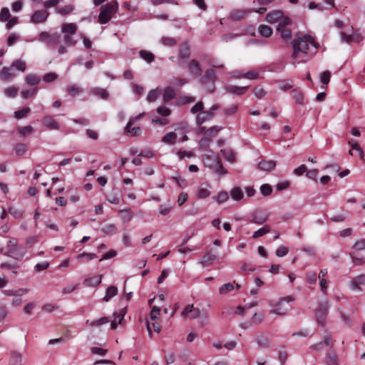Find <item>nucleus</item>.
Here are the masks:
<instances>
[{
  "instance_id": "6e6d98bb",
  "label": "nucleus",
  "mask_w": 365,
  "mask_h": 365,
  "mask_svg": "<svg viewBox=\"0 0 365 365\" xmlns=\"http://www.w3.org/2000/svg\"><path fill=\"white\" fill-rule=\"evenodd\" d=\"M341 38L342 41H344L346 43H350L351 41H357V42L359 41V36H356V38H355L354 36L348 35L346 33L342 32V31L341 32Z\"/></svg>"
},
{
  "instance_id": "37998d69",
  "label": "nucleus",
  "mask_w": 365,
  "mask_h": 365,
  "mask_svg": "<svg viewBox=\"0 0 365 365\" xmlns=\"http://www.w3.org/2000/svg\"><path fill=\"white\" fill-rule=\"evenodd\" d=\"M67 91L73 96H78L83 92V88L76 85H71L67 87Z\"/></svg>"
},
{
  "instance_id": "bb28decb",
  "label": "nucleus",
  "mask_w": 365,
  "mask_h": 365,
  "mask_svg": "<svg viewBox=\"0 0 365 365\" xmlns=\"http://www.w3.org/2000/svg\"><path fill=\"white\" fill-rule=\"evenodd\" d=\"M292 95L294 101L296 103L299 105H303L304 103V97L301 90L299 88H294L292 91Z\"/></svg>"
},
{
  "instance_id": "f8f14e48",
  "label": "nucleus",
  "mask_w": 365,
  "mask_h": 365,
  "mask_svg": "<svg viewBox=\"0 0 365 365\" xmlns=\"http://www.w3.org/2000/svg\"><path fill=\"white\" fill-rule=\"evenodd\" d=\"M284 14L282 11L276 10L269 12L266 15V20L269 23H276L282 21L283 19H285Z\"/></svg>"
},
{
  "instance_id": "9d476101",
  "label": "nucleus",
  "mask_w": 365,
  "mask_h": 365,
  "mask_svg": "<svg viewBox=\"0 0 365 365\" xmlns=\"http://www.w3.org/2000/svg\"><path fill=\"white\" fill-rule=\"evenodd\" d=\"M268 220V215L264 211L257 210L250 216L249 221L251 223L262 225Z\"/></svg>"
},
{
  "instance_id": "20e7f679",
  "label": "nucleus",
  "mask_w": 365,
  "mask_h": 365,
  "mask_svg": "<svg viewBox=\"0 0 365 365\" xmlns=\"http://www.w3.org/2000/svg\"><path fill=\"white\" fill-rule=\"evenodd\" d=\"M294 298L292 296H287L281 298L279 302L274 305L276 309L269 312L270 314H275L277 315H285L290 309V302H293Z\"/></svg>"
},
{
  "instance_id": "338daca9",
  "label": "nucleus",
  "mask_w": 365,
  "mask_h": 365,
  "mask_svg": "<svg viewBox=\"0 0 365 365\" xmlns=\"http://www.w3.org/2000/svg\"><path fill=\"white\" fill-rule=\"evenodd\" d=\"M8 212L11 215L16 219L21 218L23 215V212L15 207H10Z\"/></svg>"
},
{
  "instance_id": "39448f33",
  "label": "nucleus",
  "mask_w": 365,
  "mask_h": 365,
  "mask_svg": "<svg viewBox=\"0 0 365 365\" xmlns=\"http://www.w3.org/2000/svg\"><path fill=\"white\" fill-rule=\"evenodd\" d=\"M292 24L290 18L286 16L278 24L277 31L279 34L281 38L284 41H288L292 38V30L289 27Z\"/></svg>"
},
{
  "instance_id": "7ed1b4c3",
  "label": "nucleus",
  "mask_w": 365,
  "mask_h": 365,
  "mask_svg": "<svg viewBox=\"0 0 365 365\" xmlns=\"http://www.w3.org/2000/svg\"><path fill=\"white\" fill-rule=\"evenodd\" d=\"M117 9L118 4L116 1L110 2L103 6L98 15V22L102 24H107L112 16L115 14Z\"/></svg>"
},
{
  "instance_id": "a18cd8bd",
  "label": "nucleus",
  "mask_w": 365,
  "mask_h": 365,
  "mask_svg": "<svg viewBox=\"0 0 365 365\" xmlns=\"http://www.w3.org/2000/svg\"><path fill=\"white\" fill-rule=\"evenodd\" d=\"M229 198V195L225 191L220 192L216 197H214L215 200L219 204L226 202Z\"/></svg>"
},
{
  "instance_id": "4c0bfd02",
  "label": "nucleus",
  "mask_w": 365,
  "mask_h": 365,
  "mask_svg": "<svg viewBox=\"0 0 365 365\" xmlns=\"http://www.w3.org/2000/svg\"><path fill=\"white\" fill-rule=\"evenodd\" d=\"M74 9V6L72 4L66 5L62 7H58L56 9V11L61 15H68L71 14Z\"/></svg>"
},
{
  "instance_id": "9b49d317",
  "label": "nucleus",
  "mask_w": 365,
  "mask_h": 365,
  "mask_svg": "<svg viewBox=\"0 0 365 365\" xmlns=\"http://www.w3.org/2000/svg\"><path fill=\"white\" fill-rule=\"evenodd\" d=\"M188 71L194 78L200 76L202 69L199 62L195 59L191 60L188 63Z\"/></svg>"
},
{
  "instance_id": "8fccbe9b",
  "label": "nucleus",
  "mask_w": 365,
  "mask_h": 365,
  "mask_svg": "<svg viewBox=\"0 0 365 365\" xmlns=\"http://www.w3.org/2000/svg\"><path fill=\"white\" fill-rule=\"evenodd\" d=\"M11 17L9 9L7 7H4L0 11V21L5 22Z\"/></svg>"
},
{
  "instance_id": "3c124183",
  "label": "nucleus",
  "mask_w": 365,
  "mask_h": 365,
  "mask_svg": "<svg viewBox=\"0 0 365 365\" xmlns=\"http://www.w3.org/2000/svg\"><path fill=\"white\" fill-rule=\"evenodd\" d=\"M101 231L106 235H111L116 232V227L114 224H106L102 227Z\"/></svg>"
},
{
  "instance_id": "7c9ffc66",
  "label": "nucleus",
  "mask_w": 365,
  "mask_h": 365,
  "mask_svg": "<svg viewBox=\"0 0 365 365\" xmlns=\"http://www.w3.org/2000/svg\"><path fill=\"white\" fill-rule=\"evenodd\" d=\"M91 93L95 96H100L103 100H107L109 97L108 92L102 88H93Z\"/></svg>"
},
{
  "instance_id": "f3484780",
  "label": "nucleus",
  "mask_w": 365,
  "mask_h": 365,
  "mask_svg": "<svg viewBox=\"0 0 365 365\" xmlns=\"http://www.w3.org/2000/svg\"><path fill=\"white\" fill-rule=\"evenodd\" d=\"M276 166V162L272 160H262L258 163V168L263 171L270 172Z\"/></svg>"
},
{
  "instance_id": "2eb2a0df",
  "label": "nucleus",
  "mask_w": 365,
  "mask_h": 365,
  "mask_svg": "<svg viewBox=\"0 0 365 365\" xmlns=\"http://www.w3.org/2000/svg\"><path fill=\"white\" fill-rule=\"evenodd\" d=\"M361 286H365V274H361L354 277L351 281V287L352 289L361 291Z\"/></svg>"
},
{
  "instance_id": "4be33fe9",
  "label": "nucleus",
  "mask_w": 365,
  "mask_h": 365,
  "mask_svg": "<svg viewBox=\"0 0 365 365\" xmlns=\"http://www.w3.org/2000/svg\"><path fill=\"white\" fill-rule=\"evenodd\" d=\"M175 98V91L173 87L167 86L163 91V98L165 102H169Z\"/></svg>"
},
{
  "instance_id": "69168bd1",
  "label": "nucleus",
  "mask_w": 365,
  "mask_h": 365,
  "mask_svg": "<svg viewBox=\"0 0 365 365\" xmlns=\"http://www.w3.org/2000/svg\"><path fill=\"white\" fill-rule=\"evenodd\" d=\"M73 35H64L63 41L66 45L68 46H74L77 43V41L73 38Z\"/></svg>"
},
{
  "instance_id": "473e14b6",
  "label": "nucleus",
  "mask_w": 365,
  "mask_h": 365,
  "mask_svg": "<svg viewBox=\"0 0 365 365\" xmlns=\"http://www.w3.org/2000/svg\"><path fill=\"white\" fill-rule=\"evenodd\" d=\"M348 143H349V145H350L351 149L352 150H356V152H358L360 158L361 160H364V151L361 149V148L360 147L359 144L356 141L352 140H349Z\"/></svg>"
},
{
  "instance_id": "a878e982",
  "label": "nucleus",
  "mask_w": 365,
  "mask_h": 365,
  "mask_svg": "<svg viewBox=\"0 0 365 365\" xmlns=\"http://www.w3.org/2000/svg\"><path fill=\"white\" fill-rule=\"evenodd\" d=\"M146 328L148 332V335L150 338H152V334L153 331L159 333L160 331V325L158 322H153L151 324L149 322H147Z\"/></svg>"
},
{
  "instance_id": "393cba45",
  "label": "nucleus",
  "mask_w": 365,
  "mask_h": 365,
  "mask_svg": "<svg viewBox=\"0 0 365 365\" xmlns=\"http://www.w3.org/2000/svg\"><path fill=\"white\" fill-rule=\"evenodd\" d=\"M14 77V74L11 72L10 68L8 67H4L0 71V78L4 81H9Z\"/></svg>"
},
{
  "instance_id": "1a4fd4ad",
  "label": "nucleus",
  "mask_w": 365,
  "mask_h": 365,
  "mask_svg": "<svg viewBox=\"0 0 365 365\" xmlns=\"http://www.w3.org/2000/svg\"><path fill=\"white\" fill-rule=\"evenodd\" d=\"M49 16V12L45 9L37 10L31 17V22L35 24L46 22Z\"/></svg>"
},
{
  "instance_id": "dca6fc26",
  "label": "nucleus",
  "mask_w": 365,
  "mask_h": 365,
  "mask_svg": "<svg viewBox=\"0 0 365 365\" xmlns=\"http://www.w3.org/2000/svg\"><path fill=\"white\" fill-rule=\"evenodd\" d=\"M253 9H235L230 12V17L233 20L239 21L245 17V16L252 12Z\"/></svg>"
},
{
  "instance_id": "680f3d73",
  "label": "nucleus",
  "mask_w": 365,
  "mask_h": 365,
  "mask_svg": "<svg viewBox=\"0 0 365 365\" xmlns=\"http://www.w3.org/2000/svg\"><path fill=\"white\" fill-rule=\"evenodd\" d=\"M162 43L165 46H174L177 43L176 39L171 37H163L161 39Z\"/></svg>"
},
{
  "instance_id": "603ef678",
  "label": "nucleus",
  "mask_w": 365,
  "mask_h": 365,
  "mask_svg": "<svg viewBox=\"0 0 365 365\" xmlns=\"http://www.w3.org/2000/svg\"><path fill=\"white\" fill-rule=\"evenodd\" d=\"M257 342L259 346L264 349L267 348L269 344L268 339L263 335L257 336Z\"/></svg>"
},
{
  "instance_id": "5701e85b",
  "label": "nucleus",
  "mask_w": 365,
  "mask_h": 365,
  "mask_svg": "<svg viewBox=\"0 0 365 365\" xmlns=\"http://www.w3.org/2000/svg\"><path fill=\"white\" fill-rule=\"evenodd\" d=\"M101 282V276H93L84 280L83 284L87 287H96Z\"/></svg>"
},
{
  "instance_id": "13d9d810",
  "label": "nucleus",
  "mask_w": 365,
  "mask_h": 365,
  "mask_svg": "<svg viewBox=\"0 0 365 365\" xmlns=\"http://www.w3.org/2000/svg\"><path fill=\"white\" fill-rule=\"evenodd\" d=\"M4 93L6 96L9 98H14L16 96L18 93V88L14 86H10L9 88H5Z\"/></svg>"
},
{
  "instance_id": "4d7b16f0",
  "label": "nucleus",
  "mask_w": 365,
  "mask_h": 365,
  "mask_svg": "<svg viewBox=\"0 0 365 365\" xmlns=\"http://www.w3.org/2000/svg\"><path fill=\"white\" fill-rule=\"evenodd\" d=\"M222 129V127L215 125L212 126L205 131V135L207 137H213L217 134V133Z\"/></svg>"
},
{
  "instance_id": "2f4dec72",
  "label": "nucleus",
  "mask_w": 365,
  "mask_h": 365,
  "mask_svg": "<svg viewBox=\"0 0 365 365\" xmlns=\"http://www.w3.org/2000/svg\"><path fill=\"white\" fill-rule=\"evenodd\" d=\"M231 197L236 201L242 200L244 197V193L240 187H235L230 191Z\"/></svg>"
},
{
  "instance_id": "a211bd4d",
  "label": "nucleus",
  "mask_w": 365,
  "mask_h": 365,
  "mask_svg": "<svg viewBox=\"0 0 365 365\" xmlns=\"http://www.w3.org/2000/svg\"><path fill=\"white\" fill-rule=\"evenodd\" d=\"M217 259V257L216 255H214L210 252H207L201 258L200 264H201L203 267H207L211 265Z\"/></svg>"
},
{
  "instance_id": "ea45409f",
  "label": "nucleus",
  "mask_w": 365,
  "mask_h": 365,
  "mask_svg": "<svg viewBox=\"0 0 365 365\" xmlns=\"http://www.w3.org/2000/svg\"><path fill=\"white\" fill-rule=\"evenodd\" d=\"M161 93V91L159 88L153 89L149 91L147 96V101L148 102H154L157 100Z\"/></svg>"
},
{
  "instance_id": "f704fd0d",
  "label": "nucleus",
  "mask_w": 365,
  "mask_h": 365,
  "mask_svg": "<svg viewBox=\"0 0 365 365\" xmlns=\"http://www.w3.org/2000/svg\"><path fill=\"white\" fill-rule=\"evenodd\" d=\"M293 86V81L291 79H286L278 81L279 88L284 91L292 88Z\"/></svg>"
},
{
  "instance_id": "49530a36",
  "label": "nucleus",
  "mask_w": 365,
  "mask_h": 365,
  "mask_svg": "<svg viewBox=\"0 0 365 365\" xmlns=\"http://www.w3.org/2000/svg\"><path fill=\"white\" fill-rule=\"evenodd\" d=\"M258 30L260 35L264 37H269L272 34V29L267 25L259 26Z\"/></svg>"
},
{
  "instance_id": "b1692460",
  "label": "nucleus",
  "mask_w": 365,
  "mask_h": 365,
  "mask_svg": "<svg viewBox=\"0 0 365 365\" xmlns=\"http://www.w3.org/2000/svg\"><path fill=\"white\" fill-rule=\"evenodd\" d=\"M22 361L21 354L16 351H11V360L9 365H21Z\"/></svg>"
},
{
  "instance_id": "864d4df0",
  "label": "nucleus",
  "mask_w": 365,
  "mask_h": 365,
  "mask_svg": "<svg viewBox=\"0 0 365 365\" xmlns=\"http://www.w3.org/2000/svg\"><path fill=\"white\" fill-rule=\"evenodd\" d=\"M234 289V285L232 283H227L223 284L219 288V293L220 294H226Z\"/></svg>"
},
{
  "instance_id": "bf43d9fd",
  "label": "nucleus",
  "mask_w": 365,
  "mask_h": 365,
  "mask_svg": "<svg viewBox=\"0 0 365 365\" xmlns=\"http://www.w3.org/2000/svg\"><path fill=\"white\" fill-rule=\"evenodd\" d=\"M37 88L35 87L32 89H28V90H24V91H21V96L22 98L26 99L29 97H31V96H36V93H37Z\"/></svg>"
},
{
  "instance_id": "e2e57ef3",
  "label": "nucleus",
  "mask_w": 365,
  "mask_h": 365,
  "mask_svg": "<svg viewBox=\"0 0 365 365\" xmlns=\"http://www.w3.org/2000/svg\"><path fill=\"white\" fill-rule=\"evenodd\" d=\"M242 78L255 80L259 78V73L254 71H250L242 74Z\"/></svg>"
},
{
  "instance_id": "e433bc0d",
  "label": "nucleus",
  "mask_w": 365,
  "mask_h": 365,
  "mask_svg": "<svg viewBox=\"0 0 365 365\" xmlns=\"http://www.w3.org/2000/svg\"><path fill=\"white\" fill-rule=\"evenodd\" d=\"M60 41V35L58 33H53L48 39L47 46L51 48H55L58 46Z\"/></svg>"
},
{
  "instance_id": "cd10ccee",
  "label": "nucleus",
  "mask_w": 365,
  "mask_h": 365,
  "mask_svg": "<svg viewBox=\"0 0 365 365\" xmlns=\"http://www.w3.org/2000/svg\"><path fill=\"white\" fill-rule=\"evenodd\" d=\"M177 140V134L175 132H170L165 134L162 139L164 143L174 145Z\"/></svg>"
},
{
  "instance_id": "423d86ee",
  "label": "nucleus",
  "mask_w": 365,
  "mask_h": 365,
  "mask_svg": "<svg viewBox=\"0 0 365 365\" xmlns=\"http://www.w3.org/2000/svg\"><path fill=\"white\" fill-rule=\"evenodd\" d=\"M7 252L4 253V255L10 257H13L16 259H21L25 255V252L19 250L18 248V243L16 239H11L9 240L7 243Z\"/></svg>"
},
{
  "instance_id": "79ce46f5",
  "label": "nucleus",
  "mask_w": 365,
  "mask_h": 365,
  "mask_svg": "<svg viewBox=\"0 0 365 365\" xmlns=\"http://www.w3.org/2000/svg\"><path fill=\"white\" fill-rule=\"evenodd\" d=\"M132 125H133L132 121L129 120L125 128V130L131 136H135V135H137L138 132L140 131V128L138 126L132 127Z\"/></svg>"
},
{
  "instance_id": "4468645a",
  "label": "nucleus",
  "mask_w": 365,
  "mask_h": 365,
  "mask_svg": "<svg viewBox=\"0 0 365 365\" xmlns=\"http://www.w3.org/2000/svg\"><path fill=\"white\" fill-rule=\"evenodd\" d=\"M190 55V53L188 43L185 42L181 45L179 49L178 61L180 62V65H181L182 61L188 59Z\"/></svg>"
},
{
  "instance_id": "412c9836",
  "label": "nucleus",
  "mask_w": 365,
  "mask_h": 365,
  "mask_svg": "<svg viewBox=\"0 0 365 365\" xmlns=\"http://www.w3.org/2000/svg\"><path fill=\"white\" fill-rule=\"evenodd\" d=\"M61 31L64 35H74L77 31V26L73 23H65L61 26Z\"/></svg>"
},
{
  "instance_id": "a19ab883",
  "label": "nucleus",
  "mask_w": 365,
  "mask_h": 365,
  "mask_svg": "<svg viewBox=\"0 0 365 365\" xmlns=\"http://www.w3.org/2000/svg\"><path fill=\"white\" fill-rule=\"evenodd\" d=\"M11 67L14 68L15 69L20 71L21 72H24L26 71V62L18 59L12 62Z\"/></svg>"
},
{
  "instance_id": "c9c22d12",
  "label": "nucleus",
  "mask_w": 365,
  "mask_h": 365,
  "mask_svg": "<svg viewBox=\"0 0 365 365\" xmlns=\"http://www.w3.org/2000/svg\"><path fill=\"white\" fill-rule=\"evenodd\" d=\"M270 230H271L270 227L269 225H264L253 233L252 238L253 239L259 238V237L270 232Z\"/></svg>"
},
{
  "instance_id": "aec40b11",
  "label": "nucleus",
  "mask_w": 365,
  "mask_h": 365,
  "mask_svg": "<svg viewBox=\"0 0 365 365\" xmlns=\"http://www.w3.org/2000/svg\"><path fill=\"white\" fill-rule=\"evenodd\" d=\"M249 88V86L240 87L237 86L230 85L226 86L225 90L227 93H230L242 95L248 90Z\"/></svg>"
},
{
  "instance_id": "c03bdc74",
  "label": "nucleus",
  "mask_w": 365,
  "mask_h": 365,
  "mask_svg": "<svg viewBox=\"0 0 365 365\" xmlns=\"http://www.w3.org/2000/svg\"><path fill=\"white\" fill-rule=\"evenodd\" d=\"M14 150L17 155H23L27 150V145L24 143H17L14 145Z\"/></svg>"
},
{
  "instance_id": "052dcab7",
  "label": "nucleus",
  "mask_w": 365,
  "mask_h": 365,
  "mask_svg": "<svg viewBox=\"0 0 365 365\" xmlns=\"http://www.w3.org/2000/svg\"><path fill=\"white\" fill-rule=\"evenodd\" d=\"M260 192L263 196H268L272 192V187L269 184H263L260 187Z\"/></svg>"
},
{
  "instance_id": "c85d7f7f",
  "label": "nucleus",
  "mask_w": 365,
  "mask_h": 365,
  "mask_svg": "<svg viewBox=\"0 0 365 365\" xmlns=\"http://www.w3.org/2000/svg\"><path fill=\"white\" fill-rule=\"evenodd\" d=\"M96 255L94 253L83 252L77 256V259L82 263L87 262L91 259H96Z\"/></svg>"
},
{
  "instance_id": "0e129e2a",
  "label": "nucleus",
  "mask_w": 365,
  "mask_h": 365,
  "mask_svg": "<svg viewBox=\"0 0 365 365\" xmlns=\"http://www.w3.org/2000/svg\"><path fill=\"white\" fill-rule=\"evenodd\" d=\"M110 322L109 318L106 317H101L97 320H94L91 323V327H98Z\"/></svg>"
},
{
  "instance_id": "58836bf2",
  "label": "nucleus",
  "mask_w": 365,
  "mask_h": 365,
  "mask_svg": "<svg viewBox=\"0 0 365 365\" xmlns=\"http://www.w3.org/2000/svg\"><path fill=\"white\" fill-rule=\"evenodd\" d=\"M139 55L140 58H142L144 61H147L148 63H151L155 60L154 54L148 51L141 50L139 52Z\"/></svg>"
},
{
  "instance_id": "ddd939ff",
  "label": "nucleus",
  "mask_w": 365,
  "mask_h": 365,
  "mask_svg": "<svg viewBox=\"0 0 365 365\" xmlns=\"http://www.w3.org/2000/svg\"><path fill=\"white\" fill-rule=\"evenodd\" d=\"M42 123L48 130H58L60 128L58 122L51 115H46L42 119Z\"/></svg>"
},
{
  "instance_id": "c756f323",
  "label": "nucleus",
  "mask_w": 365,
  "mask_h": 365,
  "mask_svg": "<svg viewBox=\"0 0 365 365\" xmlns=\"http://www.w3.org/2000/svg\"><path fill=\"white\" fill-rule=\"evenodd\" d=\"M118 293V288L115 286H110L107 288L106 295L103 300L108 302L112 297H115Z\"/></svg>"
},
{
  "instance_id": "5fc2aeb1",
  "label": "nucleus",
  "mask_w": 365,
  "mask_h": 365,
  "mask_svg": "<svg viewBox=\"0 0 365 365\" xmlns=\"http://www.w3.org/2000/svg\"><path fill=\"white\" fill-rule=\"evenodd\" d=\"M188 83V79L184 78H174L170 83L176 87H182Z\"/></svg>"
},
{
  "instance_id": "0eeeda50",
  "label": "nucleus",
  "mask_w": 365,
  "mask_h": 365,
  "mask_svg": "<svg viewBox=\"0 0 365 365\" xmlns=\"http://www.w3.org/2000/svg\"><path fill=\"white\" fill-rule=\"evenodd\" d=\"M216 81V74L213 69H207L205 71L202 76L200 78V83L203 86H207L208 84H211L214 87L215 82ZM210 91H214V88L210 90Z\"/></svg>"
},
{
  "instance_id": "72a5a7b5",
  "label": "nucleus",
  "mask_w": 365,
  "mask_h": 365,
  "mask_svg": "<svg viewBox=\"0 0 365 365\" xmlns=\"http://www.w3.org/2000/svg\"><path fill=\"white\" fill-rule=\"evenodd\" d=\"M25 81L28 86H36L39 83L41 78L36 74H29L26 76Z\"/></svg>"
},
{
  "instance_id": "6ab92c4d",
  "label": "nucleus",
  "mask_w": 365,
  "mask_h": 365,
  "mask_svg": "<svg viewBox=\"0 0 365 365\" xmlns=\"http://www.w3.org/2000/svg\"><path fill=\"white\" fill-rule=\"evenodd\" d=\"M215 115V113H212L209 110L206 111H202L199 113L196 118V123L198 125H201L205 121L211 120Z\"/></svg>"
},
{
  "instance_id": "f03ea898",
  "label": "nucleus",
  "mask_w": 365,
  "mask_h": 365,
  "mask_svg": "<svg viewBox=\"0 0 365 365\" xmlns=\"http://www.w3.org/2000/svg\"><path fill=\"white\" fill-rule=\"evenodd\" d=\"M202 161L205 167L213 170L216 173L220 175L227 173V170L222 167L220 159L214 155L212 150H209L207 154L202 155Z\"/></svg>"
},
{
  "instance_id": "774afa93",
  "label": "nucleus",
  "mask_w": 365,
  "mask_h": 365,
  "mask_svg": "<svg viewBox=\"0 0 365 365\" xmlns=\"http://www.w3.org/2000/svg\"><path fill=\"white\" fill-rule=\"evenodd\" d=\"M327 365H336V357L334 352L329 351L327 359Z\"/></svg>"
},
{
  "instance_id": "6e6552de",
  "label": "nucleus",
  "mask_w": 365,
  "mask_h": 365,
  "mask_svg": "<svg viewBox=\"0 0 365 365\" xmlns=\"http://www.w3.org/2000/svg\"><path fill=\"white\" fill-rule=\"evenodd\" d=\"M329 312L328 302L320 303L318 309L316 311V316L318 323L324 326L325 324L326 317Z\"/></svg>"
},
{
  "instance_id": "09e8293b",
  "label": "nucleus",
  "mask_w": 365,
  "mask_h": 365,
  "mask_svg": "<svg viewBox=\"0 0 365 365\" xmlns=\"http://www.w3.org/2000/svg\"><path fill=\"white\" fill-rule=\"evenodd\" d=\"M18 132L22 136H27L34 132V128L31 125H26L24 127H19Z\"/></svg>"
},
{
  "instance_id": "de8ad7c7",
  "label": "nucleus",
  "mask_w": 365,
  "mask_h": 365,
  "mask_svg": "<svg viewBox=\"0 0 365 365\" xmlns=\"http://www.w3.org/2000/svg\"><path fill=\"white\" fill-rule=\"evenodd\" d=\"M31 111L30 108L25 107L21 110L14 112V117L17 119L25 118Z\"/></svg>"
},
{
  "instance_id": "f257e3e1",
  "label": "nucleus",
  "mask_w": 365,
  "mask_h": 365,
  "mask_svg": "<svg viewBox=\"0 0 365 365\" xmlns=\"http://www.w3.org/2000/svg\"><path fill=\"white\" fill-rule=\"evenodd\" d=\"M309 46H312L314 48L313 53L317 50L319 45L314 41L312 36L309 35H304L303 36L298 37L292 41V46L293 52L292 53V58L295 59L297 58H302L305 55L311 53Z\"/></svg>"
}]
</instances>
